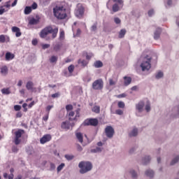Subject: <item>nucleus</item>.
I'll return each instance as SVG.
<instances>
[{"label": "nucleus", "instance_id": "obj_1", "mask_svg": "<svg viewBox=\"0 0 179 179\" xmlns=\"http://www.w3.org/2000/svg\"><path fill=\"white\" fill-rule=\"evenodd\" d=\"M53 14L57 19L62 20L66 17V8L64 6H56L53 8Z\"/></svg>", "mask_w": 179, "mask_h": 179}, {"label": "nucleus", "instance_id": "obj_2", "mask_svg": "<svg viewBox=\"0 0 179 179\" xmlns=\"http://www.w3.org/2000/svg\"><path fill=\"white\" fill-rule=\"evenodd\" d=\"M52 33V38H55L57 37V34H58V27L52 29V27L49 26L45 27L40 34L41 38H45L48 34H51Z\"/></svg>", "mask_w": 179, "mask_h": 179}, {"label": "nucleus", "instance_id": "obj_3", "mask_svg": "<svg viewBox=\"0 0 179 179\" xmlns=\"http://www.w3.org/2000/svg\"><path fill=\"white\" fill-rule=\"evenodd\" d=\"M140 59L142 61L140 66L143 72H145V71H149V69L152 68V64H150L152 57L150 56H142Z\"/></svg>", "mask_w": 179, "mask_h": 179}, {"label": "nucleus", "instance_id": "obj_4", "mask_svg": "<svg viewBox=\"0 0 179 179\" xmlns=\"http://www.w3.org/2000/svg\"><path fill=\"white\" fill-rule=\"evenodd\" d=\"M78 167L80 169V174H86V173H89L93 169V165L90 162H80L78 164Z\"/></svg>", "mask_w": 179, "mask_h": 179}, {"label": "nucleus", "instance_id": "obj_5", "mask_svg": "<svg viewBox=\"0 0 179 179\" xmlns=\"http://www.w3.org/2000/svg\"><path fill=\"white\" fill-rule=\"evenodd\" d=\"M24 134V130L19 129L18 131L15 132V139H14V143L15 145H20V142H22V140L20 138H22V136Z\"/></svg>", "mask_w": 179, "mask_h": 179}, {"label": "nucleus", "instance_id": "obj_6", "mask_svg": "<svg viewBox=\"0 0 179 179\" xmlns=\"http://www.w3.org/2000/svg\"><path fill=\"white\" fill-rule=\"evenodd\" d=\"M103 86H104V83L102 79L96 80L92 83V89L94 90H101Z\"/></svg>", "mask_w": 179, "mask_h": 179}, {"label": "nucleus", "instance_id": "obj_7", "mask_svg": "<svg viewBox=\"0 0 179 179\" xmlns=\"http://www.w3.org/2000/svg\"><path fill=\"white\" fill-rule=\"evenodd\" d=\"M83 124L85 126L92 125V127H97L99 125V120L97 119H87L84 121Z\"/></svg>", "mask_w": 179, "mask_h": 179}, {"label": "nucleus", "instance_id": "obj_8", "mask_svg": "<svg viewBox=\"0 0 179 179\" xmlns=\"http://www.w3.org/2000/svg\"><path fill=\"white\" fill-rule=\"evenodd\" d=\"M105 134L107 136V138H109V139H111L113 136H114V129L111 126H108L105 129Z\"/></svg>", "mask_w": 179, "mask_h": 179}, {"label": "nucleus", "instance_id": "obj_9", "mask_svg": "<svg viewBox=\"0 0 179 179\" xmlns=\"http://www.w3.org/2000/svg\"><path fill=\"white\" fill-rule=\"evenodd\" d=\"M84 13H85V8H83L82 5L78 4V8L75 12L76 16L77 17H79V19H80V17L83 16Z\"/></svg>", "mask_w": 179, "mask_h": 179}, {"label": "nucleus", "instance_id": "obj_10", "mask_svg": "<svg viewBox=\"0 0 179 179\" xmlns=\"http://www.w3.org/2000/svg\"><path fill=\"white\" fill-rule=\"evenodd\" d=\"M145 108V102L143 101H140L136 104V110L138 113H143V108Z\"/></svg>", "mask_w": 179, "mask_h": 179}, {"label": "nucleus", "instance_id": "obj_11", "mask_svg": "<svg viewBox=\"0 0 179 179\" xmlns=\"http://www.w3.org/2000/svg\"><path fill=\"white\" fill-rule=\"evenodd\" d=\"M51 135L50 134H46L44 135L40 140V143L42 145H44V143H47V142H50V141H51Z\"/></svg>", "mask_w": 179, "mask_h": 179}, {"label": "nucleus", "instance_id": "obj_12", "mask_svg": "<svg viewBox=\"0 0 179 179\" xmlns=\"http://www.w3.org/2000/svg\"><path fill=\"white\" fill-rule=\"evenodd\" d=\"M26 87L28 90H31V92H36V88L34 87V83L31 81H28L27 83Z\"/></svg>", "mask_w": 179, "mask_h": 179}, {"label": "nucleus", "instance_id": "obj_13", "mask_svg": "<svg viewBox=\"0 0 179 179\" xmlns=\"http://www.w3.org/2000/svg\"><path fill=\"white\" fill-rule=\"evenodd\" d=\"M128 174H129L131 176V178H133V179H137L138 178V173L134 169H131L128 173H127L125 174V177H127V176H128Z\"/></svg>", "mask_w": 179, "mask_h": 179}, {"label": "nucleus", "instance_id": "obj_14", "mask_svg": "<svg viewBox=\"0 0 179 179\" xmlns=\"http://www.w3.org/2000/svg\"><path fill=\"white\" fill-rule=\"evenodd\" d=\"M12 31L13 33H16L15 34L16 37H20V36H22V32H20V28L17 27H13Z\"/></svg>", "mask_w": 179, "mask_h": 179}, {"label": "nucleus", "instance_id": "obj_15", "mask_svg": "<svg viewBox=\"0 0 179 179\" xmlns=\"http://www.w3.org/2000/svg\"><path fill=\"white\" fill-rule=\"evenodd\" d=\"M160 34H162V29L157 28L154 32L155 40H159L160 38Z\"/></svg>", "mask_w": 179, "mask_h": 179}, {"label": "nucleus", "instance_id": "obj_16", "mask_svg": "<svg viewBox=\"0 0 179 179\" xmlns=\"http://www.w3.org/2000/svg\"><path fill=\"white\" fill-rule=\"evenodd\" d=\"M145 174L147 177H149V178H153V177H155V171L152 169L146 170Z\"/></svg>", "mask_w": 179, "mask_h": 179}, {"label": "nucleus", "instance_id": "obj_17", "mask_svg": "<svg viewBox=\"0 0 179 179\" xmlns=\"http://www.w3.org/2000/svg\"><path fill=\"white\" fill-rule=\"evenodd\" d=\"M61 128H62V129H70L71 123L68 121L63 122L61 124Z\"/></svg>", "mask_w": 179, "mask_h": 179}, {"label": "nucleus", "instance_id": "obj_18", "mask_svg": "<svg viewBox=\"0 0 179 179\" xmlns=\"http://www.w3.org/2000/svg\"><path fill=\"white\" fill-rule=\"evenodd\" d=\"M76 136L80 143H83V134L82 133L76 132Z\"/></svg>", "mask_w": 179, "mask_h": 179}, {"label": "nucleus", "instance_id": "obj_19", "mask_svg": "<svg viewBox=\"0 0 179 179\" xmlns=\"http://www.w3.org/2000/svg\"><path fill=\"white\" fill-rule=\"evenodd\" d=\"M76 115H75V112L71 111L69 113V121H76Z\"/></svg>", "mask_w": 179, "mask_h": 179}, {"label": "nucleus", "instance_id": "obj_20", "mask_svg": "<svg viewBox=\"0 0 179 179\" xmlns=\"http://www.w3.org/2000/svg\"><path fill=\"white\" fill-rule=\"evenodd\" d=\"M124 86H128L131 85V82H132V78H131V77L124 76Z\"/></svg>", "mask_w": 179, "mask_h": 179}, {"label": "nucleus", "instance_id": "obj_21", "mask_svg": "<svg viewBox=\"0 0 179 179\" xmlns=\"http://www.w3.org/2000/svg\"><path fill=\"white\" fill-rule=\"evenodd\" d=\"M49 61L50 64H57L58 62V56L52 55Z\"/></svg>", "mask_w": 179, "mask_h": 179}, {"label": "nucleus", "instance_id": "obj_22", "mask_svg": "<svg viewBox=\"0 0 179 179\" xmlns=\"http://www.w3.org/2000/svg\"><path fill=\"white\" fill-rule=\"evenodd\" d=\"M62 47V44L57 43V44L54 45L53 50H54V51H55V52H58V51H59V50H61Z\"/></svg>", "mask_w": 179, "mask_h": 179}, {"label": "nucleus", "instance_id": "obj_23", "mask_svg": "<svg viewBox=\"0 0 179 179\" xmlns=\"http://www.w3.org/2000/svg\"><path fill=\"white\" fill-rule=\"evenodd\" d=\"M150 156H145L142 159L143 164H148L150 162Z\"/></svg>", "mask_w": 179, "mask_h": 179}, {"label": "nucleus", "instance_id": "obj_24", "mask_svg": "<svg viewBox=\"0 0 179 179\" xmlns=\"http://www.w3.org/2000/svg\"><path fill=\"white\" fill-rule=\"evenodd\" d=\"M117 80H118L117 78H110L109 79L110 86H115V85H117Z\"/></svg>", "mask_w": 179, "mask_h": 179}, {"label": "nucleus", "instance_id": "obj_25", "mask_svg": "<svg viewBox=\"0 0 179 179\" xmlns=\"http://www.w3.org/2000/svg\"><path fill=\"white\" fill-rule=\"evenodd\" d=\"M103 150V148L101 147H96L94 149L91 150L92 153H100Z\"/></svg>", "mask_w": 179, "mask_h": 179}, {"label": "nucleus", "instance_id": "obj_26", "mask_svg": "<svg viewBox=\"0 0 179 179\" xmlns=\"http://www.w3.org/2000/svg\"><path fill=\"white\" fill-rule=\"evenodd\" d=\"M1 73L3 76L8 75V67L6 66L1 67Z\"/></svg>", "mask_w": 179, "mask_h": 179}, {"label": "nucleus", "instance_id": "obj_27", "mask_svg": "<svg viewBox=\"0 0 179 179\" xmlns=\"http://www.w3.org/2000/svg\"><path fill=\"white\" fill-rule=\"evenodd\" d=\"M179 161V155H177L176 157H174L172 161L170 163L171 166H174L176 163H178Z\"/></svg>", "mask_w": 179, "mask_h": 179}, {"label": "nucleus", "instance_id": "obj_28", "mask_svg": "<svg viewBox=\"0 0 179 179\" xmlns=\"http://www.w3.org/2000/svg\"><path fill=\"white\" fill-rule=\"evenodd\" d=\"M31 7L30 6H26L24 10V15H30L31 13Z\"/></svg>", "mask_w": 179, "mask_h": 179}, {"label": "nucleus", "instance_id": "obj_29", "mask_svg": "<svg viewBox=\"0 0 179 179\" xmlns=\"http://www.w3.org/2000/svg\"><path fill=\"white\" fill-rule=\"evenodd\" d=\"M125 34H127V30L121 29L119 32V38H124Z\"/></svg>", "mask_w": 179, "mask_h": 179}, {"label": "nucleus", "instance_id": "obj_30", "mask_svg": "<svg viewBox=\"0 0 179 179\" xmlns=\"http://www.w3.org/2000/svg\"><path fill=\"white\" fill-rule=\"evenodd\" d=\"M94 66L96 68H101V66H103V62L100 60L96 61L94 64Z\"/></svg>", "mask_w": 179, "mask_h": 179}, {"label": "nucleus", "instance_id": "obj_31", "mask_svg": "<svg viewBox=\"0 0 179 179\" xmlns=\"http://www.w3.org/2000/svg\"><path fill=\"white\" fill-rule=\"evenodd\" d=\"M93 113H95V114H100V106H94L92 108Z\"/></svg>", "mask_w": 179, "mask_h": 179}, {"label": "nucleus", "instance_id": "obj_32", "mask_svg": "<svg viewBox=\"0 0 179 179\" xmlns=\"http://www.w3.org/2000/svg\"><path fill=\"white\" fill-rule=\"evenodd\" d=\"M138 135V129L134 128L132 131L129 133V136H136Z\"/></svg>", "mask_w": 179, "mask_h": 179}, {"label": "nucleus", "instance_id": "obj_33", "mask_svg": "<svg viewBox=\"0 0 179 179\" xmlns=\"http://www.w3.org/2000/svg\"><path fill=\"white\" fill-rule=\"evenodd\" d=\"M1 93L2 94H10V90L9 88H3Z\"/></svg>", "mask_w": 179, "mask_h": 179}, {"label": "nucleus", "instance_id": "obj_34", "mask_svg": "<svg viewBox=\"0 0 179 179\" xmlns=\"http://www.w3.org/2000/svg\"><path fill=\"white\" fill-rule=\"evenodd\" d=\"M6 59L9 61V59H13V55L10 54V52H7L6 54Z\"/></svg>", "mask_w": 179, "mask_h": 179}, {"label": "nucleus", "instance_id": "obj_35", "mask_svg": "<svg viewBox=\"0 0 179 179\" xmlns=\"http://www.w3.org/2000/svg\"><path fill=\"white\" fill-rule=\"evenodd\" d=\"M10 174L8 176V179H13L15 176L13 175V173H15V169L13 168H11L10 169Z\"/></svg>", "mask_w": 179, "mask_h": 179}, {"label": "nucleus", "instance_id": "obj_36", "mask_svg": "<svg viewBox=\"0 0 179 179\" xmlns=\"http://www.w3.org/2000/svg\"><path fill=\"white\" fill-rule=\"evenodd\" d=\"M37 23H38V20L36 18L31 19L29 22V24H37Z\"/></svg>", "mask_w": 179, "mask_h": 179}, {"label": "nucleus", "instance_id": "obj_37", "mask_svg": "<svg viewBox=\"0 0 179 179\" xmlns=\"http://www.w3.org/2000/svg\"><path fill=\"white\" fill-rule=\"evenodd\" d=\"M163 76H164L163 72L159 71L155 75V78H156V79H162V78H163Z\"/></svg>", "mask_w": 179, "mask_h": 179}, {"label": "nucleus", "instance_id": "obj_38", "mask_svg": "<svg viewBox=\"0 0 179 179\" xmlns=\"http://www.w3.org/2000/svg\"><path fill=\"white\" fill-rule=\"evenodd\" d=\"M117 107L119 108H125V103H124V101H119L117 103Z\"/></svg>", "mask_w": 179, "mask_h": 179}, {"label": "nucleus", "instance_id": "obj_39", "mask_svg": "<svg viewBox=\"0 0 179 179\" xmlns=\"http://www.w3.org/2000/svg\"><path fill=\"white\" fill-rule=\"evenodd\" d=\"M78 64H80L82 66H86V65H87L86 60L80 59L78 60Z\"/></svg>", "mask_w": 179, "mask_h": 179}, {"label": "nucleus", "instance_id": "obj_40", "mask_svg": "<svg viewBox=\"0 0 179 179\" xmlns=\"http://www.w3.org/2000/svg\"><path fill=\"white\" fill-rule=\"evenodd\" d=\"M112 9H113V12H118V10H120V6H118V4L115 3L113 6Z\"/></svg>", "mask_w": 179, "mask_h": 179}, {"label": "nucleus", "instance_id": "obj_41", "mask_svg": "<svg viewBox=\"0 0 179 179\" xmlns=\"http://www.w3.org/2000/svg\"><path fill=\"white\" fill-rule=\"evenodd\" d=\"M68 71H69V73H72L73 72V71H75V66H73V64L70 65L68 67Z\"/></svg>", "mask_w": 179, "mask_h": 179}, {"label": "nucleus", "instance_id": "obj_42", "mask_svg": "<svg viewBox=\"0 0 179 179\" xmlns=\"http://www.w3.org/2000/svg\"><path fill=\"white\" fill-rule=\"evenodd\" d=\"M97 30V22H95L92 27H91V31H96Z\"/></svg>", "mask_w": 179, "mask_h": 179}, {"label": "nucleus", "instance_id": "obj_43", "mask_svg": "<svg viewBox=\"0 0 179 179\" xmlns=\"http://www.w3.org/2000/svg\"><path fill=\"white\" fill-rule=\"evenodd\" d=\"M151 108H150V102H147L146 105H145V110L147 111V113H149V111H150Z\"/></svg>", "mask_w": 179, "mask_h": 179}, {"label": "nucleus", "instance_id": "obj_44", "mask_svg": "<svg viewBox=\"0 0 179 179\" xmlns=\"http://www.w3.org/2000/svg\"><path fill=\"white\" fill-rule=\"evenodd\" d=\"M65 167V164L62 163L58 167H57V173H59Z\"/></svg>", "mask_w": 179, "mask_h": 179}, {"label": "nucleus", "instance_id": "obj_45", "mask_svg": "<svg viewBox=\"0 0 179 179\" xmlns=\"http://www.w3.org/2000/svg\"><path fill=\"white\" fill-rule=\"evenodd\" d=\"M65 157H66V160H73V159L75 158V156L70 155H66Z\"/></svg>", "mask_w": 179, "mask_h": 179}, {"label": "nucleus", "instance_id": "obj_46", "mask_svg": "<svg viewBox=\"0 0 179 179\" xmlns=\"http://www.w3.org/2000/svg\"><path fill=\"white\" fill-rule=\"evenodd\" d=\"M6 41V37L5 35H0V43H5Z\"/></svg>", "mask_w": 179, "mask_h": 179}, {"label": "nucleus", "instance_id": "obj_47", "mask_svg": "<svg viewBox=\"0 0 179 179\" xmlns=\"http://www.w3.org/2000/svg\"><path fill=\"white\" fill-rule=\"evenodd\" d=\"M66 110L67 111H71V110H73V106H72V105H71V104L66 105Z\"/></svg>", "mask_w": 179, "mask_h": 179}, {"label": "nucleus", "instance_id": "obj_48", "mask_svg": "<svg viewBox=\"0 0 179 179\" xmlns=\"http://www.w3.org/2000/svg\"><path fill=\"white\" fill-rule=\"evenodd\" d=\"M115 114L117 115H122V114H124V111L121 109H117L115 110Z\"/></svg>", "mask_w": 179, "mask_h": 179}, {"label": "nucleus", "instance_id": "obj_49", "mask_svg": "<svg viewBox=\"0 0 179 179\" xmlns=\"http://www.w3.org/2000/svg\"><path fill=\"white\" fill-rule=\"evenodd\" d=\"M59 96H61V93L59 92L52 94V99H57L58 97H59Z\"/></svg>", "mask_w": 179, "mask_h": 179}, {"label": "nucleus", "instance_id": "obj_50", "mask_svg": "<svg viewBox=\"0 0 179 179\" xmlns=\"http://www.w3.org/2000/svg\"><path fill=\"white\" fill-rule=\"evenodd\" d=\"M114 22L116 24H121V20L119 17H115Z\"/></svg>", "mask_w": 179, "mask_h": 179}, {"label": "nucleus", "instance_id": "obj_51", "mask_svg": "<svg viewBox=\"0 0 179 179\" xmlns=\"http://www.w3.org/2000/svg\"><path fill=\"white\" fill-rule=\"evenodd\" d=\"M54 170H55V164L50 162V171H54Z\"/></svg>", "mask_w": 179, "mask_h": 179}, {"label": "nucleus", "instance_id": "obj_52", "mask_svg": "<svg viewBox=\"0 0 179 179\" xmlns=\"http://www.w3.org/2000/svg\"><path fill=\"white\" fill-rule=\"evenodd\" d=\"M38 7V6L37 5V3L34 2L31 5V6H30L31 9H37V8Z\"/></svg>", "mask_w": 179, "mask_h": 179}, {"label": "nucleus", "instance_id": "obj_53", "mask_svg": "<svg viewBox=\"0 0 179 179\" xmlns=\"http://www.w3.org/2000/svg\"><path fill=\"white\" fill-rule=\"evenodd\" d=\"M64 37H65V32L64 31H62L59 35L60 40H64Z\"/></svg>", "mask_w": 179, "mask_h": 179}, {"label": "nucleus", "instance_id": "obj_54", "mask_svg": "<svg viewBox=\"0 0 179 179\" xmlns=\"http://www.w3.org/2000/svg\"><path fill=\"white\" fill-rule=\"evenodd\" d=\"M22 109V106H19V105H15L14 106V110L15 111H20V110Z\"/></svg>", "mask_w": 179, "mask_h": 179}, {"label": "nucleus", "instance_id": "obj_55", "mask_svg": "<svg viewBox=\"0 0 179 179\" xmlns=\"http://www.w3.org/2000/svg\"><path fill=\"white\" fill-rule=\"evenodd\" d=\"M148 16L152 17L153 16V15H155V10H153V9H151L148 11Z\"/></svg>", "mask_w": 179, "mask_h": 179}, {"label": "nucleus", "instance_id": "obj_56", "mask_svg": "<svg viewBox=\"0 0 179 179\" xmlns=\"http://www.w3.org/2000/svg\"><path fill=\"white\" fill-rule=\"evenodd\" d=\"M4 7L8 8V9H10V1L6 2Z\"/></svg>", "mask_w": 179, "mask_h": 179}, {"label": "nucleus", "instance_id": "obj_57", "mask_svg": "<svg viewBox=\"0 0 179 179\" xmlns=\"http://www.w3.org/2000/svg\"><path fill=\"white\" fill-rule=\"evenodd\" d=\"M50 44H43L42 45L43 50H47V48H50Z\"/></svg>", "mask_w": 179, "mask_h": 179}, {"label": "nucleus", "instance_id": "obj_58", "mask_svg": "<svg viewBox=\"0 0 179 179\" xmlns=\"http://www.w3.org/2000/svg\"><path fill=\"white\" fill-rule=\"evenodd\" d=\"M77 150L78 152H82V150H83V148H82L81 145L77 144Z\"/></svg>", "mask_w": 179, "mask_h": 179}, {"label": "nucleus", "instance_id": "obj_59", "mask_svg": "<svg viewBox=\"0 0 179 179\" xmlns=\"http://www.w3.org/2000/svg\"><path fill=\"white\" fill-rule=\"evenodd\" d=\"M12 150L14 153H17V152L19 150V149H17V146H13L12 148Z\"/></svg>", "mask_w": 179, "mask_h": 179}, {"label": "nucleus", "instance_id": "obj_60", "mask_svg": "<svg viewBox=\"0 0 179 179\" xmlns=\"http://www.w3.org/2000/svg\"><path fill=\"white\" fill-rule=\"evenodd\" d=\"M76 117L78 118V117H80V109H77L76 110Z\"/></svg>", "mask_w": 179, "mask_h": 179}, {"label": "nucleus", "instance_id": "obj_61", "mask_svg": "<svg viewBox=\"0 0 179 179\" xmlns=\"http://www.w3.org/2000/svg\"><path fill=\"white\" fill-rule=\"evenodd\" d=\"M127 95L125 94H121L117 95L118 99H122L124 97H125Z\"/></svg>", "mask_w": 179, "mask_h": 179}, {"label": "nucleus", "instance_id": "obj_62", "mask_svg": "<svg viewBox=\"0 0 179 179\" xmlns=\"http://www.w3.org/2000/svg\"><path fill=\"white\" fill-rule=\"evenodd\" d=\"M22 115H23L21 112H18L17 114H16V117L17 118H22Z\"/></svg>", "mask_w": 179, "mask_h": 179}, {"label": "nucleus", "instance_id": "obj_63", "mask_svg": "<svg viewBox=\"0 0 179 179\" xmlns=\"http://www.w3.org/2000/svg\"><path fill=\"white\" fill-rule=\"evenodd\" d=\"M52 106H48L46 108V110L48 111V113H50V111L51 110V108H52Z\"/></svg>", "mask_w": 179, "mask_h": 179}, {"label": "nucleus", "instance_id": "obj_64", "mask_svg": "<svg viewBox=\"0 0 179 179\" xmlns=\"http://www.w3.org/2000/svg\"><path fill=\"white\" fill-rule=\"evenodd\" d=\"M135 150H136V147H134V148H131L129 150V153H134V152H135Z\"/></svg>", "mask_w": 179, "mask_h": 179}]
</instances>
